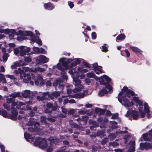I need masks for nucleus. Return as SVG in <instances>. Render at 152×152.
I'll return each mask as SVG.
<instances>
[{
    "label": "nucleus",
    "instance_id": "nucleus-62",
    "mask_svg": "<svg viewBox=\"0 0 152 152\" xmlns=\"http://www.w3.org/2000/svg\"><path fill=\"white\" fill-rule=\"evenodd\" d=\"M97 150V148L93 145L91 148V152H96Z\"/></svg>",
    "mask_w": 152,
    "mask_h": 152
},
{
    "label": "nucleus",
    "instance_id": "nucleus-60",
    "mask_svg": "<svg viewBox=\"0 0 152 152\" xmlns=\"http://www.w3.org/2000/svg\"><path fill=\"white\" fill-rule=\"evenodd\" d=\"M62 66H63L66 69H67L69 68V66L67 64V63L66 62H65L63 63H62Z\"/></svg>",
    "mask_w": 152,
    "mask_h": 152
},
{
    "label": "nucleus",
    "instance_id": "nucleus-55",
    "mask_svg": "<svg viewBox=\"0 0 152 152\" xmlns=\"http://www.w3.org/2000/svg\"><path fill=\"white\" fill-rule=\"evenodd\" d=\"M25 62L28 63L31 61V59L30 57H25L24 59Z\"/></svg>",
    "mask_w": 152,
    "mask_h": 152
},
{
    "label": "nucleus",
    "instance_id": "nucleus-51",
    "mask_svg": "<svg viewBox=\"0 0 152 152\" xmlns=\"http://www.w3.org/2000/svg\"><path fill=\"white\" fill-rule=\"evenodd\" d=\"M132 110H128L127 111L126 114L125 115V116L126 117H129L130 115H131V112Z\"/></svg>",
    "mask_w": 152,
    "mask_h": 152
},
{
    "label": "nucleus",
    "instance_id": "nucleus-49",
    "mask_svg": "<svg viewBox=\"0 0 152 152\" xmlns=\"http://www.w3.org/2000/svg\"><path fill=\"white\" fill-rule=\"evenodd\" d=\"M67 69L64 68L62 67L59 70H61V74H65L66 73L65 70H66Z\"/></svg>",
    "mask_w": 152,
    "mask_h": 152
},
{
    "label": "nucleus",
    "instance_id": "nucleus-23",
    "mask_svg": "<svg viewBox=\"0 0 152 152\" xmlns=\"http://www.w3.org/2000/svg\"><path fill=\"white\" fill-rule=\"evenodd\" d=\"M31 134H28L27 133L25 132L24 133V137L26 139V140L27 141H29V139H31L32 140V141H33V138H31Z\"/></svg>",
    "mask_w": 152,
    "mask_h": 152
},
{
    "label": "nucleus",
    "instance_id": "nucleus-3",
    "mask_svg": "<svg viewBox=\"0 0 152 152\" xmlns=\"http://www.w3.org/2000/svg\"><path fill=\"white\" fill-rule=\"evenodd\" d=\"M152 148V143L149 142H141L140 144V148L141 150H148Z\"/></svg>",
    "mask_w": 152,
    "mask_h": 152
},
{
    "label": "nucleus",
    "instance_id": "nucleus-32",
    "mask_svg": "<svg viewBox=\"0 0 152 152\" xmlns=\"http://www.w3.org/2000/svg\"><path fill=\"white\" fill-rule=\"evenodd\" d=\"M142 138L145 140H149V135L148 134L145 133L142 135Z\"/></svg>",
    "mask_w": 152,
    "mask_h": 152
},
{
    "label": "nucleus",
    "instance_id": "nucleus-31",
    "mask_svg": "<svg viewBox=\"0 0 152 152\" xmlns=\"http://www.w3.org/2000/svg\"><path fill=\"white\" fill-rule=\"evenodd\" d=\"M104 78L105 80L106 81L107 83H110L111 81V79L107 76L104 75H103Z\"/></svg>",
    "mask_w": 152,
    "mask_h": 152
},
{
    "label": "nucleus",
    "instance_id": "nucleus-27",
    "mask_svg": "<svg viewBox=\"0 0 152 152\" xmlns=\"http://www.w3.org/2000/svg\"><path fill=\"white\" fill-rule=\"evenodd\" d=\"M129 89L127 86H124L123 87V88L121 89V91L118 94V95H121L123 93H125V92L126 94V92Z\"/></svg>",
    "mask_w": 152,
    "mask_h": 152
},
{
    "label": "nucleus",
    "instance_id": "nucleus-18",
    "mask_svg": "<svg viewBox=\"0 0 152 152\" xmlns=\"http://www.w3.org/2000/svg\"><path fill=\"white\" fill-rule=\"evenodd\" d=\"M59 117L58 115H57L55 116H51V117H48L47 118V120L50 122H55L56 120L55 118H58Z\"/></svg>",
    "mask_w": 152,
    "mask_h": 152
},
{
    "label": "nucleus",
    "instance_id": "nucleus-42",
    "mask_svg": "<svg viewBox=\"0 0 152 152\" xmlns=\"http://www.w3.org/2000/svg\"><path fill=\"white\" fill-rule=\"evenodd\" d=\"M25 35L26 36H30L31 37L33 34V33L31 31H26L25 32Z\"/></svg>",
    "mask_w": 152,
    "mask_h": 152
},
{
    "label": "nucleus",
    "instance_id": "nucleus-8",
    "mask_svg": "<svg viewBox=\"0 0 152 152\" xmlns=\"http://www.w3.org/2000/svg\"><path fill=\"white\" fill-rule=\"evenodd\" d=\"M48 140L50 141V144L51 145H52L53 144L56 145L57 144L59 141V139L51 136L48 138Z\"/></svg>",
    "mask_w": 152,
    "mask_h": 152
},
{
    "label": "nucleus",
    "instance_id": "nucleus-36",
    "mask_svg": "<svg viewBox=\"0 0 152 152\" xmlns=\"http://www.w3.org/2000/svg\"><path fill=\"white\" fill-rule=\"evenodd\" d=\"M134 104V103L132 101L131 102H130L129 101L128 103L127 104H125L124 105L127 107H130L133 106Z\"/></svg>",
    "mask_w": 152,
    "mask_h": 152
},
{
    "label": "nucleus",
    "instance_id": "nucleus-61",
    "mask_svg": "<svg viewBox=\"0 0 152 152\" xmlns=\"http://www.w3.org/2000/svg\"><path fill=\"white\" fill-rule=\"evenodd\" d=\"M68 4L70 8L71 9L74 6V4L73 2L71 1H68Z\"/></svg>",
    "mask_w": 152,
    "mask_h": 152
},
{
    "label": "nucleus",
    "instance_id": "nucleus-16",
    "mask_svg": "<svg viewBox=\"0 0 152 152\" xmlns=\"http://www.w3.org/2000/svg\"><path fill=\"white\" fill-rule=\"evenodd\" d=\"M63 82V80L62 78H58L56 80L55 82L53 83V86L55 88L58 86V85H60V84Z\"/></svg>",
    "mask_w": 152,
    "mask_h": 152
},
{
    "label": "nucleus",
    "instance_id": "nucleus-40",
    "mask_svg": "<svg viewBox=\"0 0 152 152\" xmlns=\"http://www.w3.org/2000/svg\"><path fill=\"white\" fill-rule=\"evenodd\" d=\"M104 131L102 130H101L100 131H98L96 133V135L98 136H102L104 134Z\"/></svg>",
    "mask_w": 152,
    "mask_h": 152
},
{
    "label": "nucleus",
    "instance_id": "nucleus-15",
    "mask_svg": "<svg viewBox=\"0 0 152 152\" xmlns=\"http://www.w3.org/2000/svg\"><path fill=\"white\" fill-rule=\"evenodd\" d=\"M129 48L132 51L136 53H140L141 54V53L142 52L141 50L136 47L130 46Z\"/></svg>",
    "mask_w": 152,
    "mask_h": 152
},
{
    "label": "nucleus",
    "instance_id": "nucleus-54",
    "mask_svg": "<svg viewBox=\"0 0 152 152\" xmlns=\"http://www.w3.org/2000/svg\"><path fill=\"white\" fill-rule=\"evenodd\" d=\"M36 70L38 71H39L41 72H42L45 71V69L41 68L40 67H37L36 69Z\"/></svg>",
    "mask_w": 152,
    "mask_h": 152
},
{
    "label": "nucleus",
    "instance_id": "nucleus-22",
    "mask_svg": "<svg viewBox=\"0 0 152 152\" xmlns=\"http://www.w3.org/2000/svg\"><path fill=\"white\" fill-rule=\"evenodd\" d=\"M42 140L40 137L37 138L35 141L34 142V145L36 146H38L39 147L40 145V143L41 142Z\"/></svg>",
    "mask_w": 152,
    "mask_h": 152
},
{
    "label": "nucleus",
    "instance_id": "nucleus-9",
    "mask_svg": "<svg viewBox=\"0 0 152 152\" xmlns=\"http://www.w3.org/2000/svg\"><path fill=\"white\" fill-rule=\"evenodd\" d=\"M60 94L56 91H54L51 94H49L48 95V97L51 99H54V97H58L60 96Z\"/></svg>",
    "mask_w": 152,
    "mask_h": 152
},
{
    "label": "nucleus",
    "instance_id": "nucleus-13",
    "mask_svg": "<svg viewBox=\"0 0 152 152\" xmlns=\"http://www.w3.org/2000/svg\"><path fill=\"white\" fill-rule=\"evenodd\" d=\"M42 142L40 143L39 148L43 149L46 148L48 146L46 139L45 138H42Z\"/></svg>",
    "mask_w": 152,
    "mask_h": 152
},
{
    "label": "nucleus",
    "instance_id": "nucleus-50",
    "mask_svg": "<svg viewBox=\"0 0 152 152\" xmlns=\"http://www.w3.org/2000/svg\"><path fill=\"white\" fill-rule=\"evenodd\" d=\"M110 145L112 146L115 147V146H118L119 145V144L117 142L115 141L110 142Z\"/></svg>",
    "mask_w": 152,
    "mask_h": 152
},
{
    "label": "nucleus",
    "instance_id": "nucleus-39",
    "mask_svg": "<svg viewBox=\"0 0 152 152\" xmlns=\"http://www.w3.org/2000/svg\"><path fill=\"white\" fill-rule=\"evenodd\" d=\"M88 117L86 116H83L82 118H78L77 119V120L78 121H81L86 120H88Z\"/></svg>",
    "mask_w": 152,
    "mask_h": 152
},
{
    "label": "nucleus",
    "instance_id": "nucleus-10",
    "mask_svg": "<svg viewBox=\"0 0 152 152\" xmlns=\"http://www.w3.org/2000/svg\"><path fill=\"white\" fill-rule=\"evenodd\" d=\"M130 143H131V145L127 150V152H134L135 150V142L134 141H133L132 142H130L129 144Z\"/></svg>",
    "mask_w": 152,
    "mask_h": 152
},
{
    "label": "nucleus",
    "instance_id": "nucleus-57",
    "mask_svg": "<svg viewBox=\"0 0 152 152\" xmlns=\"http://www.w3.org/2000/svg\"><path fill=\"white\" fill-rule=\"evenodd\" d=\"M16 35H20L22 36L24 35L23 31L22 30H19L18 31L16 32Z\"/></svg>",
    "mask_w": 152,
    "mask_h": 152
},
{
    "label": "nucleus",
    "instance_id": "nucleus-25",
    "mask_svg": "<svg viewBox=\"0 0 152 152\" xmlns=\"http://www.w3.org/2000/svg\"><path fill=\"white\" fill-rule=\"evenodd\" d=\"M21 63V61H20L19 62L17 61L15 63L14 65L11 66V67L12 69H16L18 66H20Z\"/></svg>",
    "mask_w": 152,
    "mask_h": 152
},
{
    "label": "nucleus",
    "instance_id": "nucleus-45",
    "mask_svg": "<svg viewBox=\"0 0 152 152\" xmlns=\"http://www.w3.org/2000/svg\"><path fill=\"white\" fill-rule=\"evenodd\" d=\"M6 100L7 103L10 104L15 101V99L12 98H10L7 99Z\"/></svg>",
    "mask_w": 152,
    "mask_h": 152
},
{
    "label": "nucleus",
    "instance_id": "nucleus-38",
    "mask_svg": "<svg viewBox=\"0 0 152 152\" xmlns=\"http://www.w3.org/2000/svg\"><path fill=\"white\" fill-rule=\"evenodd\" d=\"M37 37L38 38V39H37L36 42L39 45V46H40L42 45V41L40 39H39V36H37Z\"/></svg>",
    "mask_w": 152,
    "mask_h": 152
},
{
    "label": "nucleus",
    "instance_id": "nucleus-53",
    "mask_svg": "<svg viewBox=\"0 0 152 152\" xmlns=\"http://www.w3.org/2000/svg\"><path fill=\"white\" fill-rule=\"evenodd\" d=\"M50 108H46L44 111V112L45 113H50L49 114H51L52 112L51 110H50Z\"/></svg>",
    "mask_w": 152,
    "mask_h": 152
},
{
    "label": "nucleus",
    "instance_id": "nucleus-4",
    "mask_svg": "<svg viewBox=\"0 0 152 152\" xmlns=\"http://www.w3.org/2000/svg\"><path fill=\"white\" fill-rule=\"evenodd\" d=\"M11 109H12L11 114L9 113V119H10L12 120H16L17 119L18 113L15 108L11 107Z\"/></svg>",
    "mask_w": 152,
    "mask_h": 152
},
{
    "label": "nucleus",
    "instance_id": "nucleus-6",
    "mask_svg": "<svg viewBox=\"0 0 152 152\" xmlns=\"http://www.w3.org/2000/svg\"><path fill=\"white\" fill-rule=\"evenodd\" d=\"M106 109H101L99 107H96L95 109L94 113L98 115L99 116L104 115L105 113Z\"/></svg>",
    "mask_w": 152,
    "mask_h": 152
},
{
    "label": "nucleus",
    "instance_id": "nucleus-58",
    "mask_svg": "<svg viewBox=\"0 0 152 152\" xmlns=\"http://www.w3.org/2000/svg\"><path fill=\"white\" fill-rule=\"evenodd\" d=\"M73 70L72 69H70L69 71V72L71 75H73L74 73L75 74L76 73V71L75 69L73 68Z\"/></svg>",
    "mask_w": 152,
    "mask_h": 152
},
{
    "label": "nucleus",
    "instance_id": "nucleus-26",
    "mask_svg": "<svg viewBox=\"0 0 152 152\" xmlns=\"http://www.w3.org/2000/svg\"><path fill=\"white\" fill-rule=\"evenodd\" d=\"M126 38L125 35L123 34H121L118 35V36L116 37V40H123L125 39ZM117 42L118 41H116Z\"/></svg>",
    "mask_w": 152,
    "mask_h": 152
},
{
    "label": "nucleus",
    "instance_id": "nucleus-21",
    "mask_svg": "<svg viewBox=\"0 0 152 152\" xmlns=\"http://www.w3.org/2000/svg\"><path fill=\"white\" fill-rule=\"evenodd\" d=\"M73 81L75 83V86H78L80 85L81 82L79 78H73Z\"/></svg>",
    "mask_w": 152,
    "mask_h": 152
},
{
    "label": "nucleus",
    "instance_id": "nucleus-17",
    "mask_svg": "<svg viewBox=\"0 0 152 152\" xmlns=\"http://www.w3.org/2000/svg\"><path fill=\"white\" fill-rule=\"evenodd\" d=\"M9 113L7 112L6 110L2 109V110H1V113L0 115H2L3 117L5 118H9Z\"/></svg>",
    "mask_w": 152,
    "mask_h": 152
},
{
    "label": "nucleus",
    "instance_id": "nucleus-14",
    "mask_svg": "<svg viewBox=\"0 0 152 152\" xmlns=\"http://www.w3.org/2000/svg\"><path fill=\"white\" fill-rule=\"evenodd\" d=\"M108 91L105 88H103L99 92L98 94L99 96H102L105 94H108Z\"/></svg>",
    "mask_w": 152,
    "mask_h": 152
},
{
    "label": "nucleus",
    "instance_id": "nucleus-43",
    "mask_svg": "<svg viewBox=\"0 0 152 152\" xmlns=\"http://www.w3.org/2000/svg\"><path fill=\"white\" fill-rule=\"evenodd\" d=\"M108 141V138L105 137L101 141V144L102 145H104L107 143Z\"/></svg>",
    "mask_w": 152,
    "mask_h": 152
},
{
    "label": "nucleus",
    "instance_id": "nucleus-47",
    "mask_svg": "<svg viewBox=\"0 0 152 152\" xmlns=\"http://www.w3.org/2000/svg\"><path fill=\"white\" fill-rule=\"evenodd\" d=\"M30 37L31 38L30 40L31 41L33 42H35L36 41L37 37L34 35L33 34L32 36Z\"/></svg>",
    "mask_w": 152,
    "mask_h": 152
},
{
    "label": "nucleus",
    "instance_id": "nucleus-33",
    "mask_svg": "<svg viewBox=\"0 0 152 152\" xmlns=\"http://www.w3.org/2000/svg\"><path fill=\"white\" fill-rule=\"evenodd\" d=\"M95 76V74L93 72H88L87 74V76L88 77L90 78H93Z\"/></svg>",
    "mask_w": 152,
    "mask_h": 152
},
{
    "label": "nucleus",
    "instance_id": "nucleus-52",
    "mask_svg": "<svg viewBox=\"0 0 152 152\" xmlns=\"http://www.w3.org/2000/svg\"><path fill=\"white\" fill-rule=\"evenodd\" d=\"M96 34L95 32H93L91 33V37L93 39H95L96 38Z\"/></svg>",
    "mask_w": 152,
    "mask_h": 152
},
{
    "label": "nucleus",
    "instance_id": "nucleus-35",
    "mask_svg": "<svg viewBox=\"0 0 152 152\" xmlns=\"http://www.w3.org/2000/svg\"><path fill=\"white\" fill-rule=\"evenodd\" d=\"M110 83H107L105 86V88H106L109 90V91L110 92L112 90L113 87H112L110 84Z\"/></svg>",
    "mask_w": 152,
    "mask_h": 152
},
{
    "label": "nucleus",
    "instance_id": "nucleus-7",
    "mask_svg": "<svg viewBox=\"0 0 152 152\" xmlns=\"http://www.w3.org/2000/svg\"><path fill=\"white\" fill-rule=\"evenodd\" d=\"M44 6L45 9L48 10H53L55 7L53 4L50 2L44 4Z\"/></svg>",
    "mask_w": 152,
    "mask_h": 152
},
{
    "label": "nucleus",
    "instance_id": "nucleus-63",
    "mask_svg": "<svg viewBox=\"0 0 152 152\" xmlns=\"http://www.w3.org/2000/svg\"><path fill=\"white\" fill-rule=\"evenodd\" d=\"M107 84L106 81L103 79L100 81V85H105Z\"/></svg>",
    "mask_w": 152,
    "mask_h": 152
},
{
    "label": "nucleus",
    "instance_id": "nucleus-29",
    "mask_svg": "<svg viewBox=\"0 0 152 152\" xmlns=\"http://www.w3.org/2000/svg\"><path fill=\"white\" fill-rule=\"evenodd\" d=\"M88 91L87 90H84L82 93L78 94L79 98H83L85 96L86 93L87 94Z\"/></svg>",
    "mask_w": 152,
    "mask_h": 152
},
{
    "label": "nucleus",
    "instance_id": "nucleus-20",
    "mask_svg": "<svg viewBox=\"0 0 152 152\" xmlns=\"http://www.w3.org/2000/svg\"><path fill=\"white\" fill-rule=\"evenodd\" d=\"M47 117L46 116H41L40 118L41 122L45 125H48V121H46Z\"/></svg>",
    "mask_w": 152,
    "mask_h": 152
},
{
    "label": "nucleus",
    "instance_id": "nucleus-41",
    "mask_svg": "<svg viewBox=\"0 0 152 152\" xmlns=\"http://www.w3.org/2000/svg\"><path fill=\"white\" fill-rule=\"evenodd\" d=\"M83 64L86 67L88 68H90L91 67V66L89 63L83 61L82 62Z\"/></svg>",
    "mask_w": 152,
    "mask_h": 152
},
{
    "label": "nucleus",
    "instance_id": "nucleus-56",
    "mask_svg": "<svg viewBox=\"0 0 152 152\" xmlns=\"http://www.w3.org/2000/svg\"><path fill=\"white\" fill-rule=\"evenodd\" d=\"M16 32L14 29H10V34H11V36H12L13 35L16 34Z\"/></svg>",
    "mask_w": 152,
    "mask_h": 152
},
{
    "label": "nucleus",
    "instance_id": "nucleus-12",
    "mask_svg": "<svg viewBox=\"0 0 152 152\" xmlns=\"http://www.w3.org/2000/svg\"><path fill=\"white\" fill-rule=\"evenodd\" d=\"M36 77V79H34L35 84L38 86L39 85V82L43 79L42 75L39 74L37 75Z\"/></svg>",
    "mask_w": 152,
    "mask_h": 152
},
{
    "label": "nucleus",
    "instance_id": "nucleus-48",
    "mask_svg": "<svg viewBox=\"0 0 152 152\" xmlns=\"http://www.w3.org/2000/svg\"><path fill=\"white\" fill-rule=\"evenodd\" d=\"M33 50L36 53H39L40 50V48L38 47H34L33 48Z\"/></svg>",
    "mask_w": 152,
    "mask_h": 152
},
{
    "label": "nucleus",
    "instance_id": "nucleus-44",
    "mask_svg": "<svg viewBox=\"0 0 152 152\" xmlns=\"http://www.w3.org/2000/svg\"><path fill=\"white\" fill-rule=\"evenodd\" d=\"M92 65L93 66V67L94 68V69H93V70H94L95 69H97V67H100V69H101L102 68V66H98V64L97 63H95L94 64H92Z\"/></svg>",
    "mask_w": 152,
    "mask_h": 152
},
{
    "label": "nucleus",
    "instance_id": "nucleus-46",
    "mask_svg": "<svg viewBox=\"0 0 152 152\" xmlns=\"http://www.w3.org/2000/svg\"><path fill=\"white\" fill-rule=\"evenodd\" d=\"M106 44H104V45H103L102 46V51L104 52H107L108 50L107 49V48L106 46Z\"/></svg>",
    "mask_w": 152,
    "mask_h": 152
},
{
    "label": "nucleus",
    "instance_id": "nucleus-1",
    "mask_svg": "<svg viewBox=\"0 0 152 152\" xmlns=\"http://www.w3.org/2000/svg\"><path fill=\"white\" fill-rule=\"evenodd\" d=\"M20 50L17 48H15L14 50V53L16 55H18L19 53L21 56H23L26 55L30 51L31 48L29 47L25 46H21L20 47Z\"/></svg>",
    "mask_w": 152,
    "mask_h": 152
},
{
    "label": "nucleus",
    "instance_id": "nucleus-2",
    "mask_svg": "<svg viewBox=\"0 0 152 152\" xmlns=\"http://www.w3.org/2000/svg\"><path fill=\"white\" fill-rule=\"evenodd\" d=\"M49 59L47 58L46 56L43 55L39 56L36 59V62L38 64L47 63Z\"/></svg>",
    "mask_w": 152,
    "mask_h": 152
},
{
    "label": "nucleus",
    "instance_id": "nucleus-28",
    "mask_svg": "<svg viewBox=\"0 0 152 152\" xmlns=\"http://www.w3.org/2000/svg\"><path fill=\"white\" fill-rule=\"evenodd\" d=\"M112 124V126L111 128L113 129H115L117 128L118 126L117 125L118 124V123L116 121H112L110 122Z\"/></svg>",
    "mask_w": 152,
    "mask_h": 152
},
{
    "label": "nucleus",
    "instance_id": "nucleus-59",
    "mask_svg": "<svg viewBox=\"0 0 152 152\" xmlns=\"http://www.w3.org/2000/svg\"><path fill=\"white\" fill-rule=\"evenodd\" d=\"M45 85L47 87L51 86L52 85L51 81L49 80H48L45 83Z\"/></svg>",
    "mask_w": 152,
    "mask_h": 152
},
{
    "label": "nucleus",
    "instance_id": "nucleus-64",
    "mask_svg": "<svg viewBox=\"0 0 152 152\" xmlns=\"http://www.w3.org/2000/svg\"><path fill=\"white\" fill-rule=\"evenodd\" d=\"M0 148L1 152H5V147L3 145L1 144L0 145Z\"/></svg>",
    "mask_w": 152,
    "mask_h": 152
},
{
    "label": "nucleus",
    "instance_id": "nucleus-24",
    "mask_svg": "<svg viewBox=\"0 0 152 152\" xmlns=\"http://www.w3.org/2000/svg\"><path fill=\"white\" fill-rule=\"evenodd\" d=\"M69 124L72 128L77 129L80 127V126L74 123L72 121H71L69 122Z\"/></svg>",
    "mask_w": 152,
    "mask_h": 152
},
{
    "label": "nucleus",
    "instance_id": "nucleus-34",
    "mask_svg": "<svg viewBox=\"0 0 152 152\" xmlns=\"http://www.w3.org/2000/svg\"><path fill=\"white\" fill-rule=\"evenodd\" d=\"M126 94L130 95L132 96H134L135 95V92L130 89L126 92Z\"/></svg>",
    "mask_w": 152,
    "mask_h": 152
},
{
    "label": "nucleus",
    "instance_id": "nucleus-5",
    "mask_svg": "<svg viewBox=\"0 0 152 152\" xmlns=\"http://www.w3.org/2000/svg\"><path fill=\"white\" fill-rule=\"evenodd\" d=\"M46 106L48 108L51 109L52 112L56 111L57 109L59 108V106L57 105V103H55L54 105L50 102L47 103Z\"/></svg>",
    "mask_w": 152,
    "mask_h": 152
},
{
    "label": "nucleus",
    "instance_id": "nucleus-19",
    "mask_svg": "<svg viewBox=\"0 0 152 152\" xmlns=\"http://www.w3.org/2000/svg\"><path fill=\"white\" fill-rule=\"evenodd\" d=\"M49 94V92H44L42 94V101L44 100L46 101L48 99V95Z\"/></svg>",
    "mask_w": 152,
    "mask_h": 152
},
{
    "label": "nucleus",
    "instance_id": "nucleus-37",
    "mask_svg": "<svg viewBox=\"0 0 152 152\" xmlns=\"http://www.w3.org/2000/svg\"><path fill=\"white\" fill-rule=\"evenodd\" d=\"M20 95V93L19 92L17 93L14 92L11 94V96L13 98H15L16 97H18Z\"/></svg>",
    "mask_w": 152,
    "mask_h": 152
},
{
    "label": "nucleus",
    "instance_id": "nucleus-11",
    "mask_svg": "<svg viewBox=\"0 0 152 152\" xmlns=\"http://www.w3.org/2000/svg\"><path fill=\"white\" fill-rule=\"evenodd\" d=\"M139 115V113L137 111L134 110H132L131 116H132L134 120H137Z\"/></svg>",
    "mask_w": 152,
    "mask_h": 152
},
{
    "label": "nucleus",
    "instance_id": "nucleus-30",
    "mask_svg": "<svg viewBox=\"0 0 152 152\" xmlns=\"http://www.w3.org/2000/svg\"><path fill=\"white\" fill-rule=\"evenodd\" d=\"M89 110H84L83 109H80L79 110L78 113L81 114H85L89 113Z\"/></svg>",
    "mask_w": 152,
    "mask_h": 152
}]
</instances>
